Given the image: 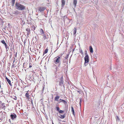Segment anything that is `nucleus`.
I'll return each instance as SVG.
<instances>
[{"label": "nucleus", "mask_w": 124, "mask_h": 124, "mask_svg": "<svg viewBox=\"0 0 124 124\" xmlns=\"http://www.w3.org/2000/svg\"><path fill=\"white\" fill-rule=\"evenodd\" d=\"M86 54V55L85 56L84 58L85 62L84 64V65L85 66H86L88 64V63L89 61V56L86 53H85V55Z\"/></svg>", "instance_id": "nucleus-2"}, {"label": "nucleus", "mask_w": 124, "mask_h": 124, "mask_svg": "<svg viewBox=\"0 0 124 124\" xmlns=\"http://www.w3.org/2000/svg\"><path fill=\"white\" fill-rule=\"evenodd\" d=\"M4 103H2V104H1V105L2 106H4Z\"/></svg>", "instance_id": "nucleus-39"}, {"label": "nucleus", "mask_w": 124, "mask_h": 124, "mask_svg": "<svg viewBox=\"0 0 124 124\" xmlns=\"http://www.w3.org/2000/svg\"><path fill=\"white\" fill-rule=\"evenodd\" d=\"M24 63H23V65H24Z\"/></svg>", "instance_id": "nucleus-47"}, {"label": "nucleus", "mask_w": 124, "mask_h": 124, "mask_svg": "<svg viewBox=\"0 0 124 124\" xmlns=\"http://www.w3.org/2000/svg\"><path fill=\"white\" fill-rule=\"evenodd\" d=\"M71 111L72 112L74 111V108L73 107H71Z\"/></svg>", "instance_id": "nucleus-29"}, {"label": "nucleus", "mask_w": 124, "mask_h": 124, "mask_svg": "<svg viewBox=\"0 0 124 124\" xmlns=\"http://www.w3.org/2000/svg\"><path fill=\"white\" fill-rule=\"evenodd\" d=\"M57 67L56 68V70H57Z\"/></svg>", "instance_id": "nucleus-43"}, {"label": "nucleus", "mask_w": 124, "mask_h": 124, "mask_svg": "<svg viewBox=\"0 0 124 124\" xmlns=\"http://www.w3.org/2000/svg\"><path fill=\"white\" fill-rule=\"evenodd\" d=\"M77 0H74L73 1V4L74 6V7H76V5L77 3Z\"/></svg>", "instance_id": "nucleus-15"}, {"label": "nucleus", "mask_w": 124, "mask_h": 124, "mask_svg": "<svg viewBox=\"0 0 124 124\" xmlns=\"http://www.w3.org/2000/svg\"><path fill=\"white\" fill-rule=\"evenodd\" d=\"M48 49H45L44 51L43 52V55L44 54L47 53L48 51Z\"/></svg>", "instance_id": "nucleus-18"}, {"label": "nucleus", "mask_w": 124, "mask_h": 124, "mask_svg": "<svg viewBox=\"0 0 124 124\" xmlns=\"http://www.w3.org/2000/svg\"><path fill=\"white\" fill-rule=\"evenodd\" d=\"M10 117L11 118L12 120H14L16 117V116L15 114H11L10 115Z\"/></svg>", "instance_id": "nucleus-6"}, {"label": "nucleus", "mask_w": 124, "mask_h": 124, "mask_svg": "<svg viewBox=\"0 0 124 124\" xmlns=\"http://www.w3.org/2000/svg\"><path fill=\"white\" fill-rule=\"evenodd\" d=\"M62 102L65 105H66L67 104V101L63 100H62Z\"/></svg>", "instance_id": "nucleus-20"}, {"label": "nucleus", "mask_w": 124, "mask_h": 124, "mask_svg": "<svg viewBox=\"0 0 124 124\" xmlns=\"http://www.w3.org/2000/svg\"><path fill=\"white\" fill-rule=\"evenodd\" d=\"M77 31V29L75 28H74V34H76Z\"/></svg>", "instance_id": "nucleus-21"}, {"label": "nucleus", "mask_w": 124, "mask_h": 124, "mask_svg": "<svg viewBox=\"0 0 124 124\" xmlns=\"http://www.w3.org/2000/svg\"><path fill=\"white\" fill-rule=\"evenodd\" d=\"M72 112V114H73V115L74 116H75V112H74V111H73Z\"/></svg>", "instance_id": "nucleus-37"}, {"label": "nucleus", "mask_w": 124, "mask_h": 124, "mask_svg": "<svg viewBox=\"0 0 124 124\" xmlns=\"http://www.w3.org/2000/svg\"><path fill=\"white\" fill-rule=\"evenodd\" d=\"M5 107V106L4 105V106H3V108H4V107Z\"/></svg>", "instance_id": "nucleus-41"}, {"label": "nucleus", "mask_w": 124, "mask_h": 124, "mask_svg": "<svg viewBox=\"0 0 124 124\" xmlns=\"http://www.w3.org/2000/svg\"><path fill=\"white\" fill-rule=\"evenodd\" d=\"M82 100V99L81 98L80 99L79 104H80V106L81 105V101Z\"/></svg>", "instance_id": "nucleus-32"}, {"label": "nucleus", "mask_w": 124, "mask_h": 124, "mask_svg": "<svg viewBox=\"0 0 124 124\" xmlns=\"http://www.w3.org/2000/svg\"><path fill=\"white\" fill-rule=\"evenodd\" d=\"M93 56L94 57V58H95V59H97L98 56V53H97L96 52L94 53L93 55Z\"/></svg>", "instance_id": "nucleus-10"}, {"label": "nucleus", "mask_w": 124, "mask_h": 124, "mask_svg": "<svg viewBox=\"0 0 124 124\" xmlns=\"http://www.w3.org/2000/svg\"><path fill=\"white\" fill-rule=\"evenodd\" d=\"M6 79L7 81L8 82L9 85L10 86H12V85L11 83L10 80L7 77L6 78Z\"/></svg>", "instance_id": "nucleus-7"}, {"label": "nucleus", "mask_w": 124, "mask_h": 124, "mask_svg": "<svg viewBox=\"0 0 124 124\" xmlns=\"http://www.w3.org/2000/svg\"><path fill=\"white\" fill-rule=\"evenodd\" d=\"M17 53L16 52V53L15 54V56L16 57H17Z\"/></svg>", "instance_id": "nucleus-34"}, {"label": "nucleus", "mask_w": 124, "mask_h": 124, "mask_svg": "<svg viewBox=\"0 0 124 124\" xmlns=\"http://www.w3.org/2000/svg\"><path fill=\"white\" fill-rule=\"evenodd\" d=\"M65 18H66V19H68L66 17V16H64L63 17V21H64L65 20L64 19Z\"/></svg>", "instance_id": "nucleus-30"}, {"label": "nucleus", "mask_w": 124, "mask_h": 124, "mask_svg": "<svg viewBox=\"0 0 124 124\" xmlns=\"http://www.w3.org/2000/svg\"><path fill=\"white\" fill-rule=\"evenodd\" d=\"M79 52L80 53H81V54H83V51H82V49H80Z\"/></svg>", "instance_id": "nucleus-28"}, {"label": "nucleus", "mask_w": 124, "mask_h": 124, "mask_svg": "<svg viewBox=\"0 0 124 124\" xmlns=\"http://www.w3.org/2000/svg\"><path fill=\"white\" fill-rule=\"evenodd\" d=\"M62 99H60L58 101H59V102L60 103L61 102H62Z\"/></svg>", "instance_id": "nucleus-31"}, {"label": "nucleus", "mask_w": 124, "mask_h": 124, "mask_svg": "<svg viewBox=\"0 0 124 124\" xmlns=\"http://www.w3.org/2000/svg\"><path fill=\"white\" fill-rule=\"evenodd\" d=\"M116 119L117 120H119V119L118 116H116Z\"/></svg>", "instance_id": "nucleus-33"}, {"label": "nucleus", "mask_w": 124, "mask_h": 124, "mask_svg": "<svg viewBox=\"0 0 124 124\" xmlns=\"http://www.w3.org/2000/svg\"><path fill=\"white\" fill-rule=\"evenodd\" d=\"M68 56H69V55H67V57L66 58H68Z\"/></svg>", "instance_id": "nucleus-42"}, {"label": "nucleus", "mask_w": 124, "mask_h": 124, "mask_svg": "<svg viewBox=\"0 0 124 124\" xmlns=\"http://www.w3.org/2000/svg\"><path fill=\"white\" fill-rule=\"evenodd\" d=\"M26 30L27 32V35L28 36L30 32V30L29 28H27L26 29Z\"/></svg>", "instance_id": "nucleus-8"}, {"label": "nucleus", "mask_w": 124, "mask_h": 124, "mask_svg": "<svg viewBox=\"0 0 124 124\" xmlns=\"http://www.w3.org/2000/svg\"><path fill=\"white\" fill-rule=\"evenodd\" d=\"M52 124H54L53 122H52Z\"/></svg>", "instance_id": "nucleus-46"}, {"label": "nucleus", "mask_w": 124, "mask_h": 124, "mask_svg": "<svg viewBox=\"0 0 124 124\" xmlns=\"http://www.w3.org/2000/svg\"><path fill=\"white\" fill-rule=\"evenodd\" d=\"M0 102H1V101H0V103H1Z\"/></svg>", "instance_id": "nucleus-49"}, {"label": "nucleus", "mask_w": 124, "mask_h": 124, "mask_svg": "<svg viewBox=\"0 0 124 124\" xmlns=\"http://www.w3.org/2000/svg\"><path fill=\"white\" fill-rule=\"evenodd\" d=\"M29 91H27V92L25 94V96H26V98L28 99H30L29 93H28V92Z\"/></svg>", "instance_id": "nucleus-9"}, {"label": "nucleus", "mask_w": 124, "mask_h": 124, "mask_svg": "<svg viewBox=\"0 0 124 124\" xmlns=\"http://www.w3.org/2000/svg\"><path fill=\"white\" fill-rule=\"evenodd\" d=\"M15 7L16 9L19 10H23L25 9L24 6L18 2L16 3Z\"/></svg>", "instance_id": "nucleus-1"}, {"label": "nucleus", "mask_w": 124, "mask_h": 124, "mask_svg": "<svg viewBox=\"0 0 124 124\" xmlns=\"http://www.w3.org/2000/svg\"><path fill=\"white\" fill-rule=\"evenodd\" d=\"M15 64H14V63H13V64L12 65V67L14 68V67H15Z\"/></svg>", "instance_id": "nucleus-35"}, {"label": "nucleus", "mask_w": 124, "mask_h": 124, "mask_svg": "<svg viewBox=\"0 0 124 124\" xmlns=\"http://www.w3.org/2000/svg\"><path fill=\"white\" fill-rule=\"evenodd\" d=\"M5 46V47L6 48V50L7 51H8V50H9V47L7 45V44Z\"/></svg>", "instance_id": "nucleus-22"}, {"label": "nucleus", "mask_w": 124, "mask_h": 124, "mask_svg": "<svg viewBox=\"0 0 124 124\" xmlns=\"http://www.w3.org/2000/svg\"><path fill=\"white\" fill-rule=\"evenodd\" d=\"M61 1L62 2V7H63L65 5V1L64 0H61Z\"/></svg>", "instance_id": "nucleus-11"}, {"label": "nucleus", "mask_w": 124, "mask_h": 124, "mask_svg": "<svg viewBox=\"0 0 124 124\" xmlns=\"http://www.w3.org/2000/svg\"><path fill=\"white\" fill-rule=\"evenodd\" d=\"M76 88L77 89V91L79 94H81L82 92L81 90L79 89L78 88H77L76 87Z\"/></svg>", "instance_id": "nucleus-16"}, {"label": "nucleus", "mask_w": 124, "mask_h": 124, "mask_svg": "<svg viewBox=\"0 0 124 124\" xmlns=\"http://www.w3.org/2000/svg\"><path fill=\"white\" fill-rule=\"evenodd\" d=\"M32 67V66L31 65H30V66H29V68H31V67Z\"/></svg>", "instance_id": "nucleus-40"}, {"label": "nucleus", "mask_w": 124, "mask_h": 124, "mask_svg": "<svg viewBox=\"0 0 124 124\" xmlns=\"http://www.w3.org/2000/svg\"><path fill=\"white\" fill-rule=\"evenodd\" d=\"M42 35L43 36V38L44 40L47 39V38L46 37V36L45 35V34H43Z\"/></svg>", "instance_id": "nucleus-19"}, {"label": "nucleus", "mask_w": 124, "mask_h": 124, "mask_svg": "<svg viewBox=\"0 0 124 124\" xmlns=\"http://www.w3.org/2000/svg\"><path fill=\"white\" fill-rule=\"evenodd\" d=\"M1 42L2 43L4 46L7 45L6 42L4 41V40H2L1 41Z\"/></svg>", "instance_id": "nucleus-17"}, {"label": "nucleus", "mask_w": 124, "mask_h": 124, "mask_svg": "<svg viewBox=\"0 0 124 124\" xmlns=\"http://www.w3.org/2000/svg\"><path fill=\"white\" fill-rule=\"evenodd\" d=\"M15 58H14V60H13V63H14V62H15Z\"/></svg>", "instance_id": "nucleus-38"}, {"label": "nucleus", "mask_w": 124, "mask_h": 124, "mask_svg": "<svg viewBox=\"0 0 124 124\" xmlns=\"http://www.w3.org/2000/svg\"><path fill=\"white\" fill-rule=\"evenodd\" d=\"M3 92V91L2 90H1V92Z\"/></svg>", "instance_id": "nucleus-44"}, {"label": "nucleus", "mask_w": 124, "mask_h": 124, "mask_svg": "<svg viewBox=\"0 0 124 124\" xmlns=\"http://www.w3.org/2000/svg\"><path fill=\"white\" fill-rule=\"evenodd\" d=\"M89 50L91 53H92L93 52V49L92 46H89Z\"/></svg>", "instance_id": "nucleus-14"}, {"label": "nucleus", "mask_w": 124, "mask_h": 124, "mask_svg": "<svg viewBox=\"0 0 124 124\" xmlns=\"http://www.w3.org/2000/svg\"><path fill=\"white\" fill-rule=\"evenodd\" d=\"M32 29H33L34 30H35V27L34 25H32Z\"/></svg>", "instance_id": "nucleus-27"}, {"label": "nucleus", "mask_w": 124, "mask_h": 124, "mask_svg": "<svg viewBox=\"0 0 124 124\" xmlns=\"http://www.w3.org/2000/svg\"><path fill=\"white\" fill-rule=\"evenodd\" d=\"M38 10L40 11V12H43L46 8L45 7H39L38 8Z\"/></svg>", "instance_id": "nucleus-5"}, {"label": "nucleus", "mask_w": 124, "mask_h": 124, "mask_svg": "<svg viewBox=\"0 0 124 124\" xmlns=\"http://www.w3.org/2000/svg\"><path fill=\"white\" fill-rule=\"evenodd\" d=\"M14 99L15 100H17V97L16 96H15V98H14Z\"/></svg>", "instance_id": "nucleus-36"}, {"label": "nucleus", "mask_w": 124, "mask_h": 124, "mask_svg": "<svg viewBox=\"0 0 124 124\" xmlns=\"http://www.w3.org/2000/svg\"><path fill=\"white\" fill-rule=\"evenodd\" d=\"M61 116L60 117V118L61 119L65 117L64 114L63 115H61Z\"/></svg>", "instance_id": "nucleus-23"}, {"label": "nucleus", "mask_w": 124, "mask_h": 124, "mask_svg": "<svg viewBox=\"0 0 124 124\" xmlns=\"http://www.w3.org/2000/svg\"><path fill=\"white\" fill-rule=\"evenodd\" d=\"M40 35H42V34H44L45 33L43 31V29H40Z\"/></svg>", "instance_id": "nucleus-12"}, {"label": "nucleus", "mask_w": 124, "mask_h": 124, "mask_svg": "<svg viewBox=\"0 0 124 124\" xmlns=\"http://www.w3.org/2000/svg\"><path fill=\"white\" fill-rule=\"evenodd\" d=\"M60 81L59 82V85L61 86H63L64 87V86L63 85V77H62L60 78Z\"/></svg>", "instance_id": "nucleus-4"}, {"label": "nucleus", "mask_w": 124, "mask_h": 124, "mask_svg": "<svg viewBox=\"0 0 124 124\" xmlns=\"http://www.w3.org/2000/svg\"><path fill=\"white\" fill-rule=\"evenodd\" d=\"M16 0H12V5L13 6L15 4V2Z\"/></svg>", "instance_id": "nucleus-24"}, {"label": "nucleus", "mask_w": 124, "mask_h": 124, "mask_svg": "<svg viewBox=\"0 0 124 124\" xmlns=\"http://www.w3.org/2000/svg\"><path fill=\"white\" fill-rule=\"evenodd\" d=\"M60 98V96L58 95H57L55 98V100L56 101H58V99Z\"/></svg>", "instance_id": "nucleus-13"}, {"label": "nucleus", "mask_w": 124, "mask_h": 124, "mask_svg": "<svg viewBox=\"0 0 124 124\" xmlns=\"http://www.w3.org/2000/svg\"><path fill=\"white\" fill-rule=\"evenodd\" d=\"M60 56H58L57 57H55L54 59V62L55 64H58V66L59 67L60 65Z\"/></svg>", "instance_id": "nucleus-3"}, {"label": "nucleus", "mask_w": 124, "mask_h": 124, "mask_svg": "<svg viewBox=\"0 0 124 124\" xmlns=\"http://www.w3.org/2000/svg\"><path fill=\"white\" fill-rule=\"evenodd\" d=\"M59 113L62 114L64 113V111L62 110H60L59 111Z\"/></svg>", "instance_id": "nucleus-26"}, {"label": "nucleus", "mask_w": 124, "mask_h": 124, "mask_svg": "<svg viewBox=\"0 0 124 124\" xmlns=\"http://www.w3.org/2000/svg\"><path fill=\"white\" fill-rule=\"evenodd\" d=\"M56 109L57 111H59L60 110V108L59 107H56Z\"/></svg>", "instance_id": "nucleus-25"}, {"label": "nucleus", "mask_w": 124, "mask_h": 124, "mask_svg": "<svg viewBox=\"0 0 124 124\" xmlns=\"http://www.w3.org/2000/svg\"><path fill=\"white\" fill-rule=\"evenodd\" d=\"M14 53H15V51H14Z\"/></svg>", "instance_id": "nucleus-48"}, {"label": "nucleus", "mask_w": 124, "mask_h": 124, "mask_svg": "<svg viewBox=\"0 0 124 124\" xmlns=\"http://www.w3.org/2000/svg\"><path fill=\"white\" fill-rule=\"evenodd\" d=\"M44 89V87H43V90Z\"/></svg>", "instance_id": "nucleus-45"}]
</instances>
